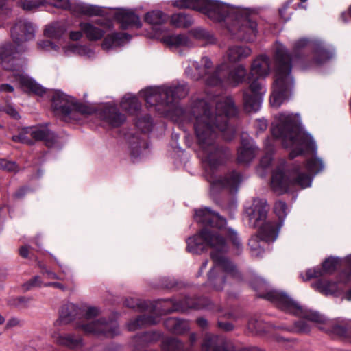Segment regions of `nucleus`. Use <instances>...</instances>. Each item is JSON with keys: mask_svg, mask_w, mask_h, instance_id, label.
<instances>
[{"mask_svg": "<svg viewBox=\"0 0 351 351\" xmlns=\"http://www.w3.org/2000/svg\"><path fill=\"white\" fill-rule=\"evenodd\" d=\"M189 93L186 84L178 83L170 86L149 87L139 93L145 102L154 106L161 114L176 122H188L194 119V130L201 149L202 158L206 168L207 180L210 184V192L216 194L221 190L230 193H237L243 180L241 175L232 171L223 176H216L214 171L223 165L230 156L229 149L219 145L216 138L221 132L226 141L232 139L235 130L229 125L228 120L234 117L237 109L230 97L215 99V114L210 104L204 99H195L189 109L178 106V100Z\"/></svg>", "mask_w": 351, "mask_h": 351, "instance_id": "1", "label": "nucleus"}, {"mask_svg": "<svg viewBox=\"0 0 351 351\" xmlns=\"http://www.w3.org/2000/svg\"><path fill=\"white\" fill-rule=\"evenodd\" d=\"M195 219L197 223L217 229L206 227L188 238L186 250L200 254L208 247L212 249L210 257L213 265L208 274L206 285L215 291H222L230 278L235 280L241 278L237 266L224 255L228 249L224 236H227L238 249L241 247V241L235 231L225 228L226 220L209 208L196 210Z\"/></svg>", "mask_w": 351, "mask_h": 351, "instance_id": "2", "label": "nucleus"}, {"mask_svg": "<svg viewBox=\"0 0 351 351\" xmlns=\"http://www.w3.org/2000/svg\"><path fill=\"white\" fill-rule=\"evenodd\" d=\"M172 5L202 12L216 21H225L228 31L237 39L253 41L257 24L248 11L213 0H175Z\"/></svg>", "mask_w": 351, "mask_h": 351, "instance_id": "3", "label": "nucleus"}, {"mask_svg": "<svg viewBox=\"0 0 351 351\" xmlns=\"http://www.w3.org/2000/svg\"><path fill=\"white\" fill-rule=\"evenodd\" d=\"M269 210V206L266 200L258 198L254 199L252 205L245 210L249 226L258 228L257 233L252 235L248 242L254 256H261L264 253L265 244L274 242L277 239L282 221L287 215V206L282 201H278L274 204V210L280 221L279 223L267 220Z\"/></svg>", "mask_w": 351, "mask_h": 351, "instance_id": "4", "label": "nucleus"}, {"mask_svg": "<svg viewBox=\"0 0 351 351\" xmlns=\"http://www.w3.org/2000/svg\"><path fill=\"white\" fill-rule=\"evenodd\" d=\"M275 119L272 134L275 138L281 139L284 147L292 149L290 158H293L305 151L314 152L316 150L312 136L301 128L298 114L281 112Z\"/></svg>", "mask_w": 351, "mask_h": 351, "instance_id": "5", "label": "nucleus"}, {"mask_svg": "<svg viewBox=\"0 0 351 351\" xmlns=\"http://www.w3.org/2000/svg\"><path fill=\"white\" fill-rule=\"evenodd\" d=\"M259 297L270 301L278 308L287 313L313 322L324 324L322 329L328 333L344 336L347 332L348 326L343 320L327 319L316 311L303 308L284 292L272 289L265 293H260Z\"/></svg>", "mask_w": 351, "mask_h": 351, "instance_id": "6", "label": "nucleus"}, {"mask_svg": "<svg viewBox=\"0 0 351 351\" xmlns=\"http://www.w3.org/2000/svg\"><path fill=\"white\" fill-rule=\"evenodd\" d=\"M322 160L315 156L308 159L304 165L294 164L285 174L284 165H279L273 172L271 186L278 194L286 193L290 186L305 189L311 186L313 176L324 169Z\"/></svg>", "mask_w": 351, "mask_h": 351, "instance_id": "7", "label": "nucleus"}, {"mask_svg": "<svg viewBox=\"0 0 351 351\" xmlns=\"http://www.w3.org/2000/svg\"><path fill=\"white\" fill-rule=\"evenodd\" d=\"M275 80L269 102L273 108H279L289 98L293 87L294 81L291 75L292 57L281 43H276L275 49Z\"/></svg>", "mask_w": 351, "mask_h": 351, "instance_id": "8", "label": "nucleus"}, {"mask_svg": "<svg viewBox=\"0 0 351 351\" xmlns=\"http://www.w3.org/2000/svg\"><path fill=\"white\" fill-rule=\"evenodd\" d=\"M342 264L346 269L339 274L338 282L320 279L313 284V287L324 295L335 294L343 289V285L351 280V255L347 256L343 261L338 258H326L321 267L308 269L306 272V278L305 280L330 274Z\"/></svg>", "mask_w": 351, "mask_h": 351, "instance_id": "9", "label": "nucleus"}, {"mask_svg": "<svg viewBox=\"0 0 351 351\" xmlns=\"http://www.w3.org/2000/svg\"><path fill=\"white\" fill-rule=\"evenodd\" d=\"M269 73L270 59L267 56L261 55L252 62L247 77L249 88L243 91L244 108L247 112H255L261 108L266 88L257 78L265 77Z\"/></svg>", "mask_w": 351, "mask_h": 351, "instance_id": "10", "label": "nucleus"}, {"mask_svg": "<svg viewBox=\"0 0 351 351\" xmlns=\"http://www.w3.org/2000/svg\"><path fill=\"white\" fill-rule=\"evenodd\" d=\"M51 108L55 116L64 121L80 120L82 116L90 114V109L60 90L49 93Z\"/></svg>", "mask_w": 351, "mask_h": 351, "instance_id": "11", "label": "nucleus"}, {"mask_svg": "<svg viewBox=\"0 0 351 351\" xmlns=\"http://www.w3.org/2000/svg\"><path fill=\"white\" fill-rule=\"evenodd\" d=\"M100 313L99 308L95 306H89L82 310L84 315L83 320L77 324V328L86 334H93L95 335H104L105 337H113L119 332V325L114 318H100L96 320L90 321L97 317Z\"/></svg>", "mask_w": 351, "mask_h": 351, "instance_id": "12", "label": "nucleus"}, {"mask_svg": "<svg viewBox=\"0 0 351 351\" xmlns=\"http://www.w3.org/2000/svg\"><path fill=\"white\" fill-rule=\"evenodd\" d=\"M223 67L224 65L222 64L214 69L210 59L204 56L198 62H189L185 69V73L193 80L205 78L207 85L215 86L221 84Z\"/></svg>", "mask_w": 351, "mask_h": 351, "instance_id": "13", "label": "nucleus"}, {"mask_svg": "<svg viewBox=\"0 0 351 351\" xmlns=\"http://www.w3.org/2000/svg\"><path fill=\"white\" fill-rule=\"evenodd\" d=\"M169 303L172 304L173 307L171 308L163 309V313H171L173 311H182L184 312L189 309H200V308H209L214 310L216 308V311L222 313V315L227 318H234V314L232 312H225L221 306H215L209 299L206 298H192V297H184L178 302H165L166 304Z\"/></svg>", "mask_w": 351, "mask_h": 351, "instance_id": "14", "label": "nucleus"}, {"mask_svg": "<svg viewBox=\"0 0 351 351\" xmlns=\"http://www.w3.org/2000/svg\"><path fill=\"white\" fill-rule=\"evenodd\" d=\"M23 144L32 145L34 141H43L46 146L51 147L57 143V136L48 129L23 128Z\"/></svg>", "mask_w": 351, "mask_h": 351, "instance_id": "15", "label": "nucleus"}, {"mask_svg": "<svg viewBox=\"0 0 351 351\" xmlns=\"http://www.w3.org/2000/svg\"><path fill=\"white\" fill-rule=\"evenodd\" d=\"M258 149L251 138L244 134L241 136V146L237 151V161L239 163L247 164L250 162L258 154Z\"/></svg>", "mask_w": 351, "mask_h": 351, "instance_id": "16", "label": "nucleus"}, {"mask_svg": "<svg viewBox=\"0 0 351 351\" xmlns=\"http://www.w3.org/2000/svg\"><path fill=\"white\" fill-rule=\"evenodd\" d=\"M52 338L56 344L69 349H79L84 346L81 335L75 333L55 332L52 335Z\"/></svg>", "mask_w": 351, "mask_h": 351, "instance_id": "17", "label": "nucleus"}, {"mask_svg": "<svg viewBox=\"0 0 351 351\" xmlns=\"http://www.w3.org/2000/svg\"><path fill=\"white\" fill-rule=\"evenodd\" d=\"M101 118L112 127H119L125 121V117L113 104H106L100 110Z\"/></svg>", "mask_w": 351, "mask_h": 351, "instance_id": "18", "label": "nucleus"}, {"mask_svg": "<svg viewBox=\"0 0 351 351\" xmlns=\"http://www.w3.org/2000/svg\"><path fill=\"white\" fill-rule=\"evenodd\" d=\"M312 45L315 64H322L332 58L334 51L331 48L327 47L322 41L315 40Z\"/></svg>", "mask_w": 351, "mask_h": 351, "instance_id": "19", "label": "nucleus"}, {"mask_svg": "<svg viewBox=\"0 0 351 351\" xmlns=\"http://www.w3.org/2000/svg\"><path fill=\"white\" fill-rule=\"evenodd\" d=\"M114 18L120 23L121 27L123 29L141 26L139 17L130 10H119L114 14Z\"/></svg>", "mask_w": 351, "mask_h": 351, "instance_id": "20", "label": "nucleus"}, {"mask_svg": "<svg viewBox=\"0 0 351 351\" xmlns=\"http://www.w3.org/2000/svg\"><path fill=\"white\" fill-rule=\"evenodd\" d=\"M223 65L224 67L222 70L223 75L221 76V79H223V77L226 76L225 80L226 83L233 86H236L238 84L244 82L247 76V70L244 65L239 64L236 66L228 72L227 76V73H225L223 71L224 69L227 67V66L226 64ZM222 82H223V80H222ZM223 82H221V84Z\"/></svg>", "mask_w": 351, "mask_h": 351, "instance_id": "21", "label": "nucleus"}, {"mask_svg": "<svg viewBox=\"0 0 351 351\" xmlns=\"http://www.w3.org/2000/svg\"><path fill=\"white\" fill-rule=\"evenodd\" d=\"M82 313V309L73 303L63 305L60 311L58 324H68L75 319Z\"/></svg>", "mask_w": 351, "mask_h": 351, "instance_id": "22", "label": "nucleus"}, {"mask_svg": "<svg viewBox=\"0 0 351 351\" xmlns=\"http://www.w3.org/2000/svg\"><path fill=\"white\" fill-rule=\"evenodd\" d=\"M252 49L245 45H232L228 47L226 57L230 62H241L252 54Z\"/></svg>", "mask_w": 351, "mask_h": 351, "instance_id": "23", "label": "nucleus"}, {"mask_svg": "<svg viewBox=\"0 0 351 351\" xmlns=\"http://www.w3.org/2000/svg\"><path fill=\"white\" fill-rule=\"evenodd\" d=\"M162 42L171 49L180 47H192L193 44L189 37L184 34H169L162 37Z\"/></svg>", "mask_w": 351, "mask_h": 351, "instance_id": "24", "label": "nucleus"}, {"mask_svg": "<svg viewBox=\"0 0 351 351\" xmlns=\"http://www.w3.org/2000/svg\"><path fill=\"white\" fill-rule=\"evenodd\" d=\"M130 38L126 33H113L108 34L104 38L101 47L104 50L109 51L123 45L124 41Z\"/></svg>", "mask_w": 351, "mask_h": 351, "instance_id": "25", "label": "nucleus"}, {"mask_svg": "<svg viewBox=\"0 0 351 351\" xmlns=\"http://www.w3.org/2000/svg\"><path fill=\"white\" fill-rule=\"evenodd\" d=\"M164 325L168 330L177 335L184 334L190 328L187 321L176 317L167 318L165 321Z\"/></svg>", "mask_w": 351, "mask_h": 351, "instance_id": "26", "label": "nucleus"}, {"mask_svg": "<svg viewBox=\"0 0 351 351\" xmlns=\"http://www.w3.org/2000/svg\"><path fill=\"white\" fill-rule=\"evenodd\" d=\"M79 27L87 39L90 41H95L101 39L106 32L104 29L99 27H96L93 23L88 22L80 23Z\"/></svg>", "mask_w": 351, "mask_h": 351, "instance_id": "27", "label": "nucleus"}, {"mask_svg": "<svg viewBox=\"0 0 351 351\" xmlns=\"http://www.w3.org/2000/svg\"><path fill=\"white\" fill-rule=\"evenodd\" d=\"M157 319V317L152 315H143L130 320L127 325V328L130 331H134L143 326L156 324Z\"/></svg>", "mask_w": 351, "mask_h": 351, "instance_id": "28", "label": "nucleus"}, {"mask_svg": "<svg viewBox=\"0 0 351 351\" xmlns=\"http://www.w3.org/2000/svg\"><path fill=\"white\" fill-rule=\"evenodd\" d=\"M23 92L42 96L46 90L33 78L23 74Z\"/></svg>", "mask_w": 351, "mask_h": 351, "instance_id": "29", "label": "nucleus"}, {"mask_svg": "<svg viewBox=\"0 0 351 351\" xmlns=\"http://www.w3.org/2000/svg\"><path fill=\"white\" fill-rule=\"evenodd\" d=\"M73 10L80 14L88 16H101L104 13L101 8L84 3H77Z\"/></svg>", "mask_w": 351, "mask_h": 351, "instance_id": "30", "label": "nucleus"}, {"mask_svg": "<svg viewBox=\"0 0 351 351\" xmlns=\"http://www.w3.org/2000/svg\"><path fill=\"white\" fill-rule=\"evenodd\" d=\"M121 108L130 114H135L141 109V104L135 96L127 95L121 101Z\"/></svg>", "mask_w": 351, "mask_h": 351, "instance_id": "31", "label": "nucleus"}, {"mask_svg": "<svg viewBox=\"0 0 351 351\" xmlns=\"http://www.w3.org/2000/svg\"><path fill=\"white\" fill-rule=\"evenodd\" d=\"M269 324L265 323L260 317H252L247 323L250 332L254 334H261L267 331Z\"/></svg>", "mask_w": 351, "mask_h": 351, "instance_id": "32", "label": "nucleus"}, {"mask_svg": "<svg viewBox=\"0 0 351 351\" xmlns=\"http://www.w3.org/2000/svg\"><path fill=\"white\" fill-rule=\"evenodd\" d=\"M266 146V154L264 156H263L260 160L259 166L257 168V173L260 177H265L266 176L265 170L269 168L272 161V152H273V146L267 145Z\"/></svg>", "mask_w": 351, "mask_h": 351, "instance_id": "33", "label": "nucleus"}, {"mask_svg": "<svg viewBox=\"0 0 351 351\" xmlns=\"http://www.w3.org/2000/svg\"><path fill=\"white\" fill-rule=\"evenodd\" d=\"M192 17L185 13L180 12L171 16V23L176 27H188L193 24Z\"/></svg>", "mask_w": 351, "mask_h": 351, "instance_id": "34", "label": "nucleus"}, {"mask_svg": "<svg viewBox=\"0 0 351 351\" xmlns=\"http://www.w3.org/2000/svg\"><path fill=\"white\" fill-rule=\"evenodd\" d=\"M19 60L14 57L6 49H0V64L6 69H12L18 65Z\"/></svg>", "mask_w": 351, "mask_h": 351, "instance_id": "35", "label": "nucleus"}, {"mask_svg": "<svg viewBox=\"0 0 351 351\" xmlns=\"http://www.w3.org/2000/svg\"><path fill=\"white\" fill-rule=\"evenodd\" d=\"M167 20V15L159 10L149 12L145 16V21L152 25H161Z\"/></svg>", "mask_w": 351, "mask_h": 351, "instance_id": "36", "label": "nucleus"}, {"mask_svg": "<svg viewBox=\"0 0 351 351\" xmlns=\"http://www.w3.org/2000/svg\"><path fill=\"white\" fill-rule=\"evenodd\" d=\"M162 350L165 351H179L183 349L184 343L176 337H167L162 343Z\"/></svg>", "mask_w": 351, "mask_h": 351, "instance_id": "37", "label": "nucleus"}, {"mask_svg": "<svg viewBox=\"0 0 351 351\" xmlns=\"http://www.w3.org/2000/svg\"><path fill=\"white\" fill-rule=\"evenodd\" d=\"M160 337V333L154 331L144 332L135 337L138 346H144L145 344L158 341Z\"/></svg>", "mask_w": 351, "mask_h": 351, "instance_id": "38", "label": "nucleus"}, {"mask_svg": "<svg viewBox=\"0 0 351 351\" xmlns=\"http://www.w3.org/2000/svg\"><path fill=\"white\" fill-rule=\"evenodd\" d=\"M131 154L133 157H138L141 155V150L148 147L147 141L145 139L134 137L130 143Z\"/></svg>", "mask_w": 351, "mask_h": 351, "instance_id": "39", "label": "nucleus"}, {"mask_svg": "<svg viewBox=\"0 0 351 351\" xmlns=\"http://www.w3.org/2000/svg\"><path fill=\"white\" fill-rule=\"evenodd\" d=\"M190 34L197 40H205L206 43H213L215 39L213 36L204 29L197 27L190 31Z\"/></svg>", "mask_w": 351, "mask_h": 351, "instance_id": "40", "label": "nucleus"}, {"mask_svg": "<svg viewBox=\"0 0 351 351\" xmlns=\"http://www.w3.org/2000/svg\"><path fill=\"white\" fill-rule=\"evenodd\" d=\"M136 126L142 132H149L152 127V121L149 114L139 117L136 121Z\"/></svg>", "mask_w": 351, "mask_h": 351, "instance_id": "41", "label": "nucleus"}, {"mask_svg": "<svg viewBox=\"0 0 351 351\" xmlns=\"http://www.w3.org/2000/svg\"><path fill=\"white\" fill-rule=\"evenodd\" d=\"M64 28L58 24H53L46 27L45 34L46 36L52 38H58L64 34Z\"/></svg>", "mask_w": 351, "mask_h": 351, "instance_id": "42", "label": "nucleus"}, {"mask_svg": "<svg viewBox=\"0 0 351 351\" xmlns=\"http://www.w3.org/2000/svg\"><path fill=\"white\" fill-rule=\"evenodd\" d=\"M36 26L30 21L23 19V40H31L34 38Z\"/></svg>", "mask_w": 351, "mask_h": 351, "instance_id": "43", "label": "nucleus"}, {"mask_svg": "<svg viewBox=\"0 0 351 351\" xmlns=\"http://www.w3.org/2000/svg\"><path fill=\"white\" fill-rule=\"evenodd\" d=\"M124 304L130 308H138L143 311L147 308V303L137 298H130L125 299Z\"/></svg>", "mask_w": 351, "mask_h": 351, "instance_id": "44", "label": "nucleus"}, {"mask_svg": "<svg viewBox=\"0 0 351 351\" xmlns=\"http://www.w3.org/2000/svg\"><path fill=\"white\" fill-rule=\"evenodd\" d=\"M69 47L72 52L81 56H87L90 57L93 54V51L84 45H77L72 44L70 45Z\"/></svg>", "mask_w": 351, "mask_h": 351, "instance_id": "45", "label": "nucleus"}, {"mask_svg": "<svg viewBox=\"0 0 351 351\" xmlns=\"http://www.w3.org/2000/svg\"><path fill=\"white\" fill-rule=\"evenodd\" d=\"M43 3L62 9H67L70 7L68 0H43Z\"/></svg>", "mask_w": 351, "mask_h": 351, "instance_id": "46", "label": "nucleus"}, {"mask_svg": "<svg viewBox=\"0 0 351 351\" xmlns=\"http://www.w3.org/2000/svg\"><path fill=\"white\" fill-rule=\"evenodd\" d=\"M43 3V0H23V10H33Z\"/></svg>", "mask_w": 351, "mask_h": 351, "instance_id": "47", "label": "nucleus"}, {"mask_svg": "<svg viewBox=\"0 0 351 351\" xmlns=\"http://www.w3.org/2000/svg\"><path fill=\"white\" fill-rule=\"evenodd\" d=\"M40 278L38 276H35L26 284H23V289L29 290L32 287H38L40 285Z\"/></svg>", "mask_w": 351, "mask_h": 351, "instance_id": "48", "label": "nucleus"}, {"mask_svg": "<svg viewBox=\"0 0 351 351\" xmlns=\"http://www.w3.org/2000/svg\"><path fill=\"white\" fill-rule=\"evenodd\" d=\"M0 168L9 171H14L16 169V164L14 162L2 160L0 161Z\"/></svg>", "mask_w": 351, "mask_h": 351, "instance_id": "49", "label": "nucleus"}, {"mask_svg": "<svg viewBox=\"0 0 351 351\" xmlns=\"http://www.w3.org/2000/svg\"><path fill=\"white\" fill-rule=\"evenodd\" d=\"M5 112L8 115H10L11 117L15 119H19L20 118L19 113L15 110V108L12 106L8 105V106H6Z\"/></svg>", "mask_w": 351, "mask_h": 351, "instance_id": "50", "label": "nucleus"}, {"mask_svg": "<svg viewBox=\"0 0 351 351\" xmlns=\"http://www.w3.org/2000/svg\"><path fill=\"white\" fill-rule=\"evenodd\" d=\"M217 324L219 328L226 332L231 331L234 329L233 324L230 322H223L218 321Z\"/></svg>", "mask_w": 351, "mask_h": 351, "instance_id": "51", "label": "nucleus"}, {"mask_svg": "<svg viewBox=\"0 0 351 351\" xmlns=\"http://www.w3.org/2000/svg\"><path fill=\"white\" fill-rule=\"evenodd\" d=\"M308 43L306 39H300L298 40L294 45V52L296 53L300 49L304 47Z\"/></svg>", "mask_w": 351, "mask_h": 351, "instance_id": "52", "label": "nucleus"}, {"mask_svg": "<svg viewBox=\"0 0 351 351\" xmlns=\"http://www.w3.org/2000/svg\"><path fill=\"white\" fill-rule=\"evenodd\" d=\"M39 46L43 48V49H45L46 50H48V49H55L56 50V48H57V46L55 45L52 42H51L50 40H44V41H42L41 43H39Z\"/></svg>", "mask_w": 351, "mask_h": 351, "instance_id": "53", "label": "nucleus"}, {"mask_svg": "<svg viewBox=\"0 0 351 351\" xmlns=\"http://www.w3.org/2000/svg\"><path fill=\"white\" fill-rule=\"evenodd\" d=\"M95 24L107 29H110L112 27L111 21L105 19H97L95 21Z\"/></svg>", "mask_w": 351, "mask_h": 351, "instance_id": "54", "label": "nucleus"}, {"mask_svg": "<svg viewBox=\"0 0 351 351\" xmlns=\"http://www.w3.org/2000/svg\"><path fill=\"white\" fill-rule=\"evenodd\" d=\"M256 128L261 132L264 131L267 128V122L265 119H258L256 121Z\"/></svg>", "mask_w": 351, "mask_h": 351, "instance_id": "55", "label": "nucleus"}, {"mask_svg": "<svg viewBox=\"0 0 351 351\" xmlns=\"http://www.w3.org/2000/svg\"><path fill=\"white\" fill-rule=\"evenodd\" d=\"M298 330L301 332H306L308 331V326L304 321H298L295 323Z\"/></svg>", "mask_w": 351, "mask_h": 351, "instance_id": "56", "label": "nucleus"}, {"mask_svg": "<svg viewBox=\"0 0 351 351\" xmlns=\"http://www.w3.org/2000/svg\"><path fill=\"white\" fill-rule=\"evenodd\" d=\"M20 324V319L16 317H12L10 319H8L6 326L5 329H10L12 327H14L16 326H18Z\"/></svg>", "mask_w": 351, "mask_h": 351, "instance_id": "57", "label": "nucleus"}, {"mask_svg": "<svg viewBox=\"0 0 351 351\" xmlns=\"http://www.w3.org/2000/svg\"><path fill=\"white\" fill-rule=\"evenodd\" d=\"M83 34V32L80 29L78 31H71L69 36L72 40H79L82 37Z\"/></svg>", "mask_w": 351, "mask_h": 351, "instance_id": "58", "label": "nucleus"}, {"mask_svg": "<svg viewBox=\"0 0 351 351\" xmlns=\"http://www.w3.org/2000/svg\"><path fill=\"white\" fill-rule=\"evenodd\" d=\"M14 87L9 84H2L0 86V92L2 93H12Z\"/></svg>", "mask_w": 351, "mask_h": 351, "instance_id": "59", "label": "nucleus"}, {"mask_svg": "<svg viewBox=\"0 0 351 351\" xmlns=\"http://www.w3.org/2000/svg\"><path fill=\"white\" fill-rule=\"evenodd\" d=\"M258 285H254L253 287L254 289L261 291L262 290L265 289L266 288V283L265 281H263L261 279L257 280Z\"/></svg>", "mask_w": 351, "mask_h": 351, "instance_id": "60", "label": "nucleus"}, {"mask_svg": "<svg viewBox=\"0 0 351 351\" xmlns=\"http://www.w3.org/2000/svg\"><path fill=\"white\" fill-rule=\"evenodd\" d=\"M348 16L351 18V6L349 8L348 12H343L341 15V20L343 23L348 21Z\"/></svg>", "mask_w": 351, "mask_h": 351, "instance_id": "61", "label": "nucleus"}, {"mask_svg": "<svg viewBox=\"0 0 351 351\" xmlns=\"http://www.w3.org/2000/svg\"><path fill=\"white\" fill-rule=\"evenodd\" d=\"M45 287H53L60 289H64L65 287L59 282H48L44 285Z\"/></svg>", "mask_w": 351, "mask_h": 351, "instance_id": "62", "label": "nucleus"}, {"mask_svg": "<svg viewBox=\"0 0 351 351\" xmlns=\"http://www.w3.org/2000/svg\"><path fill=\"white\" fill-rule=\"evenodd\" d=\"M19 29V27L18 26H16L14 27L12 30V38L14 39V40L19 45L20 43H21V39L16 36L15 34H16V32H17V30Z\"/></svg>", "mask_w": 351, "mask_h": 351, "instance_id": "63", "label": "nucleus"}, {"mask_svg": "<svg viewBox=\"0 0 351 351\" xmlns=\"http://www.w3.org/2000/svg\"><path fill=\"white\" fill-rule=\"evenodd\" d=\"M45 274L47 275V277L48 278H51V279H60V278L58 276V275L53 272V271H49V270H46Z\"/></svg>", "mask_w": 351, "mask_h": 351, "instance_id": "64", "label": "nucleus"}]
</instances>
